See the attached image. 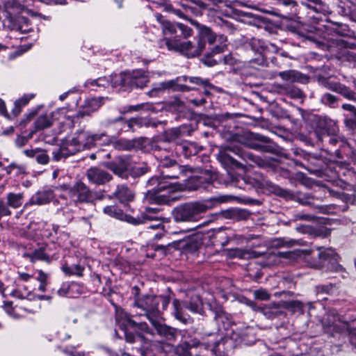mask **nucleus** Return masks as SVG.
<instances>
[{
	"mask_svg": "<svg viewBox=\"0 0 356 356\" xmlns=\"http://www.w3.org/2000/svg\"><path fill=\"white\" fill-rule=\"evenodd\" d=\"M159 162L161 177L154 176L147 181V186L153 188L145 193V198L149 202L158 204H169L176 200V197L172 196L175 188L163 179H178L187 168L186 166L179 165L169 156H159Z\"/></svg>",
	"mask_w": 356,
	"mask_h": 356,
	"instance_id": "nucleus-1",
	"label": "nucleus"
},
{
	"mask_svg": "<svg viewBox=\"0 0 356 356\" xmlns=\"http://www.w3.org/2000/svg\"><path fill=\"white\" fill-rule=\"evenodd\" d=\"M236 186L244 189L255 188L260 190H266L269 193L282 197L286 200H293L302 205L312 204L316 198L310 193L298 192L292 193L290 191L280 188L273 184L261 173L254 172L253 176L245 175L236 179Z\"/></svg>",
	"mask_w": 356,
	"mask_h": 356,
	"instance_id": "nucleus-2",
	"label": "nucleus"
},
{
	"mask_svg": "<svg viewBox=\"0 0 356 356\" xmlns=\"http://www.w3.org/2000/svg\"><path fill=\"white\" fill-rule=\"evenodd\" d=\"M212 208L213 202L209 200L186 202L175 207L172 211V216L176 222H195L198 220L200 214Z\"/></svg>",
	"mask_w": 356,
	"mask_h": 356,
	"instance_id": "nucleus-3",
	"label": "nucleus"
},
{
	"mask_svg": "<svg viewBox=\"0 0 356 356\" xmlns=\"http://www.w3.org/2000/svg\"><path fill=\"white\" fill-rule=\"evenodd\" d=\"M232 152L259 166H262L264 164V161L260 157L250 152H246L239 147L228 146L221 148L217 154L218 160L227 170L242 168V164L232 156Z\"/></svg>",
	"mask_w": 356,
	"mask_h": 356,
	"instance_id": "nucleus-4",
	"label": "nucleus"
},
{
	"mask_svg": "<svg viewBox=\"0 0 356 356\" xmlns=\"http://www.w3.org/2000/svg\"><path fill=\"white\" fill-rule=\"evenodd\" d=\"M139 288L134 286L131 289V293L134 296V304L137 308L144 310L145 312H159V304H161V309L166 310L170 303L168 296H153L147 295L140 298L138 296Z\"/></svg>",
	"mask_w": 356,
	"mask_h": 356,
	"instance_id": "nucleus-5",
	"label": "nucleus"
},
{
	"mask_svg": "<svg viewBox=\"0 0 356 356\" xmlns=\"http://www.w3.org/2000/svg\"><path fill=\"white\" fill-rule=\"evenodd\" d=\"M31 5L28 0H22V3L17 0L6 1L2 6L0 5V20L4 26L8 27L17 20V17H21L19 14L28 10Z\"/></svg>",
	"mask_w": 356,
	"mask_h": 356,
	"instance_id": "nucleus-6",
	"label": "nucleus"
},
{
	"mask_svg": "<svg viewBox=\"0 0 356 356\" xmlns=\"http://www.w3.org/2000/svg\"><path fill=\"white\" fill-rule=\"evenodd\" d=\"M165 44L169 50L178 51L188 58L199 56L205 48L204 42L201 40H197L195 44L189 40L181 41L177 38L166 39Z\"/></svg>",
	"mask_w": 356,
	"mask_h": 356,
	"instance_id": "nucleus-7",
	"label": "nucleus"
},
{
	"mask_svg": "<svg viewBox=\"0 0 356 356\" xmlns=\"http://www.w3.org/2000/svg\"><path fill=\"white\" fill-rule=\"evenodd\" d=\"M106 136L105 133L90 134L88 131H80L76 132L74 136L67 140L70 147L71 152L76 154L86 149H90L95 145L97 141L102 139Z\"/></svg>",
	"mask_w": 356,
	"mask_h": 356,
	"instance_id": "nucleus-8",
	"label": "nucleus"
},
{
	"mask_svg": "<svg viewBox=\"0 0 356 356\" xmlns=\"http://www.w3.org/2000/svg\"><path fill=\"white\" fill-rule=\"evenodd\" d=\"M239 142L245 146L261 152L274 153L275 145L267 137L252 132H245Z\"/></svg>",
	"mask_w": 356,
	"mask_h": 356,
	"instance_id": "nucleus-9",
	"label": "nucleus"
},
{
	"mask_svg": "<svg viewBox=\"0 0 356 356\" xmlns=\"http://www.w3.org/2000/svg\"><path fill=\"white\" fill-rule=\"evenodd\" d=\"M68 195L75 204L79 203H91L99 199L97 194L90 190L83 182L77 181L68 189Z\"/></svg>",
	"mask_w": 356,
	"mask_h": 356,
	"instance_id": "nucleus-10",
	"label": "nucleus"
},
{
	"mask_svg": "<svg viewBox=\"0 0 356 356\" xmlns=\"http://www.w3.org/2000/svg\"><path fill=\"white\" fill-rule=\"evenodd\" d=\"M106 166L122 178H127L129 175H140L145 172L143 169L140 172H135L130 159L126 156L116 157L113 161L108 162Z\"/></svg>",
	"mask_w": 356,
	"mask_h": 356,
	"instance_id": "nucleus-11",
	"label": "nucleus"
},
{
	"mask_svg": "<svg viewBox=\"0 0 356 356\" xmlns=\"http://www.w3.org/2000/svg\"><path fill=\"white\" fill-rule=\"evenodd\" d=\"M319 83L325 88L341 95L348 100L356 102V92L346 85L328 79H322L319 80Z\"/></svg>",
	"mask_w": 356,
	"mask_h": 356,
	"instance_id": "nucleus-12",
	"label": "nucleus"
},
{
	"mask_svg": "<svg viewBox=\"0 0 356 356\" xmlns=\"http://www.w3.org/2000/svg\"><path fill=\"white\" fill-rule=\"evenodd\" d=\"M155 314L156 313H147L146 316L156 330L158 334L163 337L166 340L170 341H175L176 338V330L163 324L161 321L154 316Z\"/></svg>",
	"mask_w": 356,
	"mask_h": 356,
	"instance_id": "nucleus-13",
	"label": "nucleus"
},
{
	"mask_svg": "<svg viewBox=\"0 0 356 356\" xmlns=\"http://www.w3.org/2000/svg\"><path fill=\"white\" fill-rule=\"evenodd\" d=\"M339 133L337 122L329 118H324L319 120L318 129L315 134L320 141L323 142L325 137L330 135H335Z\"/></svg>",
	"mask_w": 356,
	"mask_h": 356,
	"instance_id": "nucleus-14",
	"label": "nucleus"
},
{
	"mask_svg": "<svg viewBox=\"0 0 356 356\" xmlns=\"http://www.w3.org/2000/svg\"><path fill=\"white\" fill-rule=\"evenodd\" d=\"M86 176L90 183L103 185L108 182L112 176L104 170L98 167H91L86 171Z\"/></svg>",
	"mask_w": 356,
	"mask_h": 356,
	"instance_id": "nucleus-15",
	"label": "nucleus"
},
{
	"mask_svg": "<svg viewBox=\"0 0 356 356\" xmlns=\"http://www.w3.org/2000/svg\"><path fill=\"white\" fill-rule=\"evenodd\" d=\"M103 211L105 214L110 217H113L120 220H124L133 225H140V223L142 222L140 218H135V217L123 213L120 209L115 206H106L103 209Z\"/></svg>",
	"mask_w": 356,
	"mask_h": 356,
	"instance_id": "nucleus-16",
	"label": "nucleus"
},
{
	"mask_svg": "<svg viewBox=\"0 0 356 356\" xmlns=\"http://www.w3.org/2000/svg\"><path fill=\"white\" fill-rule=\"evenodd\" d=\"M129 88H143L149 81L148 76L142 70H135L129 72L127 78Z\"/></svg>",
	"mask_w": 356,
	"mask_h": 356,
	"instance_id": "nucleus-17",
	"label": "nucleus"
},
{
	"mask_svg": "<svg viewBox=\"0 0 356 356\" xmlns=\"http://www.w3.org/2000/svg\"><path fill=\"white\" fill-rule=\"evenodd\" d=\"M318 302L303 303L299 300H291L279 302L275 305V308H284L286 309H298L302 312L305 310L317 309L316 305Z\"/></svg>",
	"mask_w": 356,
	"mask_h": 356,
	"instance_id": "nucleus-18",
	"label": "nucleus"
},
{
	"mask_svg": "<svg viewBox=\"0 0 356 356\" xmlns=\"http://www.w3.org/2000/svg\"><path fill=\"white\" fill-rule=\"evenodd\" d=\"M316 256L318 261L313 264V267L319 268L325 261H329L332 264L337 262L338 255L334 250L331 248H316Z\"/></svg>",
	"mask_w": 356,
	"mask_h": 356,
	"instance_id": "nucleus-19",
	"label": "nucleus"
},
{
	"mask_svg": "<svg viewBox=\"0 0 356 356\" xmlns=\"http://www.w3.org/2000/svg\"><path fill=\"white\" fill-rule=\"evenodd\" d=\"M104 104L103 97H93L87 99L82 109L78 113V115L83 117L85 115H90L92 113L98 110L101 106Z\"/></svg>",
	"mask_w": 356,
	"mask_h": 356,
	"instance_id": "nucleus-20",
	"label": "nucleus"
},
{
	"mask_svg": "<svg viewBox=\"0 0 356 356\" xmlns=\"http://www.w3.org/2000/svg\"><path fill=\"white\" fill-rule=\"evenodd\" d=\"M190 22L198 29V40L205 42L207 40L209 44H213L216 40V35L212 30L204 25L200 24L197 22L191 19Z\"/></svg>",
	"mask_w": 356,
	"mask_h": 356,
	"instance_id": "nucleus-21",
	"label": "nucleus"
},
{
	"mask_svg": "<svg viewBox=\"0 0 356 356\" xmlns=\"http://www.w3.org/2000/svg\"><path fill=\"white\" fill-rule=\"evenodd\" d=\"M54 198V193L51 190H43L35 193L32 195L29 202L26 205H43L48 204Z\"/></svg>",
	"mask_w": 356,
	"mask_h": 356,
	"instance_id": "nucleus-22",
	"label": "nucleus"
},
{
	"mask_svg": "<svg viewBox=\"0 0 356 356\" xmlns=\"http://www.w3.org/2000/svg\"><path fill=\"white\" fill-rule=\"evenodd\" d=\"M279 76L284 81H289L291 83L298 82L301 83H306L308 82L309 77L308 76L302 74L296 70H287L284 72H280L279 73Z\"/></svg>",
	"mask_w": 356,
	"mask_h": 356,
	"instance_id": "nucleus-23",
	"label": "nucleus"
},
{
	"mask_svg": "<svg viewBox=\"0 0 356 356\" xmlns=\"http://www.w3.org/2000/svg\"><path fill=\"white\" fill-rule=\"evenodd\" d=\"M209 338L205 344L209 348H212L213 350H217L220 345L225 346L229 339L225 337L222 333L216 332L208 335Z\"/></svg>",
	"mask_w": 356,
	"mask_h": 356,
	"instance_id": "nucleus-24",
	"label": "nucleus"
},
{
	"mask_svg": "<svg viewBox=\"0 0 356 356\" xmlns=\"http://www.w3.org/2000/svg\"><path fill=\"white\" fill-rule=\"evenodd\" d=\"M202 150V148L192 142H184L177 147V151L188 158L195 155Z\"/></svg>",
	"mask_w": 356,
	"mask_h": 356,
	"instance_id": "nucleus-25",
	"label": "nucleus"
},
{
	"mask_svg": "<svg viewBox=\"0 0 356 356\" xmlns=\"http://www.w3.org/2000/svg\"><path fill=\"white\" fill-rule=\"evenodd\" d=\"M8 28L10 30L17 31L22 33H28L32 30L30 21L23 16L17 17V20L11 24Z\"/></svg>",
	"mask_w": 356,
	"mask_h": 356,
	"instance_id": "nucleus-26",
	"label": "nucleus"
},
{
	"mask_svg": "<svg viewBox=\"0 0 356 356\" xmlns=\"http://www.w3.org/2000/svg\"><path fill=\"white\" fill-rule=\"evenodd\" d=\"M113 195L121 203L130 202L134 197L131 190L124 185L118 186Z\"/></svg>",
	"mask_w": 356,
	"mask_h": 356,
	"instance_id": "nucleus-27",
	"label": "nucleus"
},
{
	"mask_svg": "<svg viewBox=\"0 0 356 356\" xmlns=\"http://www.w3.org/2000/svg\"><path fill=\"white\" fill-rule=\"evenodd\" d=\"M184 81L186 82L188 81L191 84H195L197 86H202L204 88V93L206 95H209L210 92L209 91V88H212V85L209 83L208 79H204L197 76H183L181 77L178 78L179 81Z\"/></svg>",
	"mask_w": 356,
	"mask_h": 356,
	"instance_id": "nucleus-28",
	"label": "nucleus"
},
{
	"mask_svg": "<svg viewBox=\"0 0 356 356\" xmlns=\"http://www.w3.org/2000/svg\"><path fill=\"white\" fill-rule=\"evenodd\" d=\"M116 321L120 326L124 327H137L141 331L147 334H152L146 323H136L135 321L126 317L124 319H120V316H116Z\"/></svg>",
	"mask_w": 356,
	"mask_h": 356,
	"instance_id": "nucleus-29",
	"label": "nucleus"
},
{
	"mask_svg": "<svg viewBox=\"0 0 356 356\" xmlns=\"http://www.w3.org/2000/svg\"><path fill=\"white\" fill-rule=\"evenodd\" d=\"M155 17L158 23L160 24L163 33L166 35H172L177 33V24L175 25L166 20L161 14H155Z\"/></svg>",
	"mask_w": 356,
	"mask_h": 356,
	"instance_id": "nucleus-30",
	"label": "nucleus"
},
{
	"mask_svg": "<svg viewBox=\"0 0 356 356\" xmlns=\"http://www.w3.org/2000/svg\"><path fill=\"white\" fill-rule=\"evenodd\" d=\"M302 4L316 13H325L328 8L321 0H305Z\"/></svg>",
	"mask_w": 356,
	"mask_h": 356,
	"instance_id": "nucleus-31",
	"label": "nucleus"
},
{
	"mask_svg": "<svg viewBox=\"0 0 356 356\" xmlns=\"http://www.w3.org/2000/svg\"><path fill=\"white\" fill-rule=\"evenodd\" d=\"M129 76V72H123L119 74H114L109 77L110 79V84L112 87L115 88L118 86H122L124 88H127L128 81H127V78Z\"/></svg>",
	"mask_w": 356,
	"mask_h": 356,
	"instance_id": "nucleus-32",
	"label": "nucleus"
},
{
	"mask_svg": "<svg viewBox=\"0 0 356 356\" xmlns=\"http://www.w3.org/2000/svg\"><path fill=\"white\" fill-rule=\"evenodd\" d=\"M339 97L329 92H325L321 95L320 102L323 105L331 108H336L339 106Z\"/></svg>",
	"mask_w": 356,
	"mask_h": 356,
	"instance_id": "nucleus-33",
	"label": "nucleus"
},
{
	"mask_svg": "<svg viewBox=\"0 0 356 356\" xmlns=\"http://www.w3.org/2000/svg\"><path fill=\"white\" fill-rule=\"evenodd\" d=\"M69 144L66 142L56 151L53 152V159L54 161H58L63 158H66L70 155H73L74 153L71 152Z\"/></svg>",
	"mask_w": 356,
	"mask_h": 356,
	"instance_id": "nucleus-34",
	"label": "nucleus"
},
{
	"mask_svg": "<svg viewBox=\"0 0 356 356\" xmlns=\"http://www.w3.org/2000/svg\"><path fill=\"white\" fill-rule=\"evenodd\" d=\"M84 268L79 264L72 266L64 265L62 267L63 272L67 275H76L81 277L83 275Z\"/></svg>",
	"mask_w": 356,
	"mask_h": 356,
	"instance_id": "nucleus-35",
	"label": "nucleus"
},
{
	"mask_svg": "<svg viewBox=\"0 0 356 356\" xmlns=\"http://www.w3.org/2000/svg\"><path fill=\"white\" fill-rule=\"evenodd\" d=\"M22 193H9L7 195L8 204L14 209H17L22 204Z\"/></svg>",
	"mask_w": 356,
	"mask_h": 356,
	"instance_id": "nucleus-36",
	"label": "nucleus"
},
{
	"mask_svg": "<svg viewBox=\"0 0 356 356\" xmlns=\"http://www.w3.org/2000/svg\"><path fill=\"white\" fill-rule=\"evenodd\" d=\"M52 125L51 117L47 115H43L37 118L34 122V126L36 130H41L48 128Z\"/></svg>",
	"mask_w": 356,
	"mask_h": 356,
	"instance_id": "nucleus-37",
	"label": "nucleus"
},
{
	"mask_svg": "<svg viewBox=\"0 0 356 356\" xmlns=\"http://www.w3.org/2000/svg\"><path fill=\"white\" fill-rule=\"evenodd\" d=\"M191 181L195 183L196 187H200L204 183L211 182V175L208 170H204L201 172L200 175L193 177Z\"/></svg>",
	"mask_w": 356,
	"mask_h": 356,
	"instance_id": "nucleus-38",
	"label": "nucleus"
},
{
	"mask_svg": "<svg viewBox=\"0 0 356 356\" xmlns=\"http://www.w3.org/2000/svg\"><path fill=\"white\" fill-rule=\"evenodd\" d=\"M26 256L30 259L31 262H35L38 260L49 261V256L47 255L42 249L35 250L31 253H29Z\"/></svg>",
	"mask_w": 356,
	"mask_h": 356,
	"instance_id": "nucleus-39",
	"label": "nucleus"
},
{
	"mask_svg": "<svg viewBox=\"0 0 356 356\" xmlns=\"http://www.w3.org/2000/svg\"><path fill=\"white\" fill-rule=\"evenodd\" d=\"M324 141H327L328 143L332 146H336L337 144H339V147H343L347 145L345 138L341 136L339 134L325 137Z\"/></svg>",
	"mask_w": 356,
	"mask_h": 356,
	"instance_id": "nucleus-40",
	"label": "nucleus"
},
{
	"mask_svg": "<svg viewBox=\"0 0 356 356\" xmlns=\"http://www.w3.org/2000/svg\"><path fill=\"white\" fill-rule=\"evenodd\" d=\"M172 81L161 82L157 86H154L150 91L148 92V95L150 97H156L161 92L166 88L172 87Z\"/></svg>",
	"mask_w": 356,
	"mask_h": 356,
	"instance_id": "nucleus-41",
	"label": "nucleus"
},
{
	"mask_svg": "<svg viewBox=\"0 0 356 356\" xmlns=\"http://www.w3.org/2000/svg\"><path fill=\"white\" fill-rule=\"evenodd\" d=\"M123 123L126 124L129 129H132L135 126H138L140 127L143 126H149V121L142 118H131L127 122L124 121Z\"/></svg>",
	"mask_w": 356,
	"mask_h": 356,
	"instance_id": "nucleus-42",
	"label": "nucleus"
},
{
	"mask_svg": "<svg viewBox=\"0 0 356 356\" xmlns=\"http://www.w3.org/2000/svg\"><path fill=\"white\" fill-rule=\"evenodd\" d=\"M5 170L8 175L11 174L13 172H15V175L17 176L26 174V167L23 165H18L15 163H10L5 168Z\"/></svg>",
	"mask_w": 356,
	"mask_h": 356,
	"instance_id": "nucleus-43",
	"label": "nucleus"
},
{
	"mask_svg": "<svg viewBox=\"0 0 356 356\" xmlns=\"http://www.w3.org/2000/svg\"><path fill=\"white\" fill-rule=\"evenodd\" d=\"M36 272L38 273L36 280L40 282L38 290L42 292H44L47 285V281L49 277V275L43 272L42 270H38Z\"/></svg>",
	"mask_w": 356,
	"mask_h": 356,
	"instance_id": "nucleus-44",
	"label": "nucleus"
},
{
	"mask_svg": "<svg viewBox=\"0 0 356 356\" xmlns=\"http://www.w3.org/2000/svg\"><path fill=\"white\" fill-rule=\"evenodd\" d=\"M33 95H24L23 97L17 99L15 102V108L13 113L17 115L21 111V107L28 104V102L33 98Z\"/></svg>",
	"mask_w": 356,
	"mask_h": 356,
	"instance_id": "nucleus-45",
	"label": "nucleus"
},
{
	"mask_svg": "<svg viewBox=\"0 0 356 356\" xmlns=\"http://www.w3.org/2000/svg\"><path fill=\"white\" fill-rule=\"evenodd\" d=\"M252 294L254 299L261 301L268 300L270 298V293L263 288L253 291Z\"/></svg>",
	"mask_w": 356,
	"mask_h": 356,
	"instance_id": "nucleus-46",
	"label": "nucleus"
},
{
	"mask_svg": "<svg viewBox=\"0 0 356 356\" xmlns=\"http://www.w3.org/2000/svg\"><path fill=\"white\" fill-rule=\"evenodd\" d=\"M175 353L179 356H191L188 342H184L175 348Z\"/></svg>",
	"mask_w": 356,
	"mask_h": 356,
	"instance_id": "nucleus-47",
	"label": "nucleus"
},
{
	"mask_svg": "<svg viewBox=\"0 0 356 356\" xmlns=\"http://www.w3.org/2000/svg\"><path fill=\"white\" fill-rule=\"evenodd\" d=\"M136 218H140L142 220L140 224L145 223L147 220L157 222L162 221L164 219L163 218L158 217L155 213L145 211L142 213L141 217H137Z\"/></svg>",
	"mask_w": 356,
	"mask_h": 356,
	"instance_id": "nucleus-48",
	"label": "nucleus"
},
{
	"mask_svg": "<svg viewBox=\"0 0 356 356\" xmlns=\"http://www.w3.org/2000/svg\"><path fill=\"white\" fill-rule=\"evenodd\" d=\"M21 288V286L19 284H17V289L13 290L11 292L10 295L13 297L22 299L28 297L29 295L30 294V291H28L27 289L24 286V289L25 291L23 292Z\"/></svg>",
	"mask_w": 356,
	"mask_h": 356,
	"instance_id": "nucleus-49",
	"label": "nucleus"
},
{
	"mask_svg": "<svg viewBox=\"0 0 356 356\" xmlns=\"http://www.w3.org/2000/svg\"><path fill=\"white\" fill-rule=\"evenodd\" d=\"M35 159L39 164L46 165L49 161V157L47 154L46 152L42 149H40V152L36 155Z\"/></svg>",
	"mask_w": 356,
	"mask_h": 356,
	"instance_id": "nucleus-50",
	"label": "nucleus"
},
{
	"mask_svg": "<svg viewBox=\"0 0 356 356\" xmlns=\"http://www.w3.org/2000/svg\"><path fill=\"white\" fill-rule=\"evenodd\" d=\"M90 84L91 86H102L106 87L110 85V79H107L106 77H100L97 79L92 80L90 82L88 83V84Z\"/></svg>",
	"mask_w": 356,
	"mask_h": 356,
	"instance_id": "nucleus-51",
	"label": "nucleus"
},
{
	"mask_svg": "<svg viewBox=\"0 0 356 356\" xmlns=\"http://www.w3.org/2000/svg\"><path fill=\"white\" fill-rule=\"evenodd\" d=\"M294 220H305L312 221L314 220V216L311 214L305 213L303 212H298L293 215Z\"/></svg>",
	"mask_w": 356,
	"mask_h": 356,
	"instance_id": "nucleus-52",
	"label": "nucleus"
},
{
	"mask_svg": "<svg viewBox=\"0 0 356 356\" xmlns=\"http://www.w3.org/2000/svg\"><path fill=\"white\" fill-rule=\"evenodd\" d=\"M181 134L179 128H172L166 131L165 137L168 140H173L177 138Z\"/></svg>",
	"mask_w": 356,
	"mask_h": 356,
	"instance_id": "nucleus-53",
	"label": "nucleus"
},
{
	"mask_svg": "<svg viewBox=\"0 0 356 356\" xmlns=\"http://www.w3.org/2000/svg\"><path fill=\"white\" fill-rule=\"evenodd\" d=\"M124 122V119L122 118V117L120 116V117L113 118V119H110V118L104 119L101 122V125L103 127H108L113 124H115V123H118V122Z\"/></svg>",
	"mask_w": 356,
	"mask_h": 356,
	"instance_id": "nucleus-54",
	"label": "nucleus"
},
{
	"mask_svg": "<svg viewBox=\"0 0 356 356\" xmlns=\"http://www.w3.org/2000/svg\"><path fill=\"white\" fill-rule=\"evenodd\" d=\"M177 27L181 31V35L184 38L189 37L193 34V30L183 24L177 23Z\"/></svg>",
	"mask_w": 356,
	"mask_h": 356,
	"instance_id": "nucleus-55",
	"label": "nucleus"
},
{
	"mask_svg": "<svg viewBox=\"0 0 356 356\" xmlns=\"http://www.w3.org/2000/svg\"><path fill=\"white\" fill-rule=\"evenodd\" d=\"M298 244V241L296 240L293 239H289V240H285V239H278L277 241V243L275 244L276 246L279 247H291L295 245Z\"/></svg>",
	"mask_w": 356,
	"mask_h": 356,
	"instance_id": "nucleus-56",
	"label": "nucleus"
},
{
	"mask_svg": "<svg viewBox=\"0 0 356 356\" xmlns=\"http://www.w3.org/2000/svg\"><path fill=\"white\" fill-rule=\"evenodd\" d=\"M338 44L346 48L356 49V42L351 41L350 39H341L339 40Z\"/></svg>",
	"mask_w": 356,
	"mask_h": 356,
	"instance_id": "nucleus-57",
	"label": "nucleus"
},
{
	"mask_svg": "<svg viewBox=\"0 0 356 356\" xmlns=\"http://www.w3.org/2000/svg\"><path fill=\"white\" fill-rule=\"evenodd\" d=\"M28 143L29 141L26 136H17L15 140V145L18 148H22V147L25 146Z\"/></svg>",
	"mask_w": 356,
	"mask_h": 356,
	"instance_id": "nucleus-58",
	"label": "nucleus"
},
{
	"mask_svg": "<svg viewBox=\"0 0 356 356\" xmlns=\"http://www.w3.org/2000/svg\"><path fill=\"white\" fill-rule=\"evenodd\" d=\"M278 255L280 257H284L289 259H296L299 254L296 252H279Z\"/></svg>",
	"mask_w": 356,
	"mask_h": 356,
	"instance_id": "nucleus-59",
	"label": "nucleus"
},
{
	"mask_svg": "<svg viewBox=\"0 0 356 356\" xmlns=\"http://www.w3.org/2000/svg\"><path fill=\"white\" fill-rule=\"evenodd\" d=\"M163 220L154 222V223L148 225L147 227V228L149 229H152V230H156V231H157L159 229H163V227H165L163 224Z\"/></svg>",
	"mask_w": 356,
	"mask_h": 356,
	"instance_id": "nucleus-60",
	"label": "nucleus"
},
{
	"mask_svg": "<svg viewBox=\"0 0 356 356\" xmlns=\"http://www.w3.org/2000/svg\"><path fill=\"white\" fill-rule=\"evenodd\" d=\"M40 152V148H35L31 149H25L23 153L29 158L36 157L37 154Z\"/></svg>",
	"mask_w": 356,
	"mask_h": 356,
	"instance_id": "nucleus-61",
	"label": "nucleus"
},
{
	"mask_svg": "<svg viewBox=\"0 0 356 356\" xmlns=\"http://www.w3.org/2000/svg\"><path fill=\"white\" fill-rule=\"evenodd\" d=\"M275 87L277 89V92L281 94H289L291 92V89L286 86L277 85Z\"/></svg>",
	"mask_w": 356,
	"mask_h": 356,
	"instance_id": "nucleus-62",
	"label": "nucleus"
},
{
	"mask_svg": "<svg viewBox=\"0 0 356 356\" xmlns=\"http://www.w3.org/2000/svg\"><path fill=\"white\" fill-rule=\"evenodd\" d=\"M341 108L345 111H348L352 112L355 115H356V107L350 104H343L341 106Z\"/></svg>",
	"mask_w": 356,
	"mask_h": 356,
	"instance_id": "nucleus-63",
	"label": "nucleus"
},
{
	"mask_svg": "<svg viewBox=\"0 0 356 356\" xmlns=\"http://www.w3.org/2000/svg\"><path fill=\"white\" fill-rule=\"evenodd\" d=\"M344 123L349 129H355L356 127V121L352 118H346L344 120Z\"/></svg>",
	"mask_w": 356,
	"mask_h": 356,
	"instance_id": "nucleus-64",
	"label": "nucleus"
}]
</instances>
